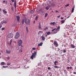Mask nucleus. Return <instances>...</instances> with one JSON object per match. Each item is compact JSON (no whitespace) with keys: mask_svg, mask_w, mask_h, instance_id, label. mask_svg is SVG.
<instances>
[{"mask_svg":"<svg viewBox=\"0 0 76 76\" xmlns=\"http://www.w3.org/2000/svg\"><path fill=\"white\" fill-rule=\"evenodd\" d=\"M1 8H0V11H1Z\"/></svg>","mask_w":76,"mask_h":76,"instance_id":"obj_60","label":"nucleus"},{"mask_svg":"<svg viewBox=\"0 0 76 76\" xmlns=\"http://www.w3.org/2000/svg\"><path fill=\"white\" fill-rule=\"evenodd\" d=\"M56 13H58V11L57 10H56Z\"/></svg>","mask_w":76,"mask_h":76,"instance_id":"obj_49","label":"nucleus"},{"mask_svg":"<svg viewBox=\"0 0 76 76\" xmlns=\"http://www.w3.org/2000/svg\"><path fill=\"white\" fill-rule=\"evenodd\" d=\"M37 19H38V17L37 16L35 18V20H37Z\"/></svg>","mask_w":76,"mask_h":76,"instance_id":"obj_31","label":"nucleus"},{"mask_svg":"<svg viewBox=\"0 0 76 76\" xmlns=\"http://www.w3.org/2000/svg\"><path fill=\"white\" fill-rule=\"evenodd\" d=\"M67 71H66V70H64V72H66Z\"/></svg>","mask_w":76,"mask_h":76,"instance_id":"obj_48","label":"nucleus"},{"mask_svg":"<svg viewBox=\"0 0 76 76\" xmlns=\"http://www.w3.org/2000/svg\"><path fill=\"white\" fill-rule=\"evenodd\" d=\"M12 39H11L10 40V45H11V44H12Z\"/></svg>","mask_w":76,"mask_h":76,"instance_id":"obj_24","label":"nucleus"},{"mask_svg":"<svg viewBox=\"0 0 76 76\" xmlns=\"http://www.w3.org/2000/svg\"><path fill=\"white\" fill-rule=\"evenodd\" d=\"M70 18V16H68V17L67 18V19H68V18Z\"/></svg>","mask_w":76,"mask_h":76,"instance_id":"obj_53","label":"nucleus"},{"mask_svg":"<svg viewBox=\"0 0 76 76\" xmlns=\"http://www.w3.org/2000/svg\"><path fill=\"white\" fill-rule=\"evenodd\" d=\"M47 16H48V13H46L45 14V18H46Z\"/></svg>","mask_w":76,"mask_h":76,"instance_id":"obj_27","label":"nucleus"},{"mask_svg":"<svg viewBox=\"0 0 76 76\" xmlns=\"http://www.w3.org/2000/svg\"><path fill=\"white\" fill-rule=\"evenodd\" d=\"M46 37H47V35H46Z\"/></svg>","mask_w":76,"mask_h":76,"instance_id":"obj_62","label":"nucleus"},{"mask_svg":"<svg viewBox=\"0 0 76 76\" xmlns=\"http://www.w3.org/2000/svg\"><path fill=\"white\" fill-rule=\"evenodd\" d=\"M21 45V47H23V46L22 45Z\"/></svg>","mask_w":76,"mask_h":76,"instance_id":"obj_58","label":"nucleus"},{"mask_svg":"<svg viewBox=\"0 0 76 76\" xmlns=\"http://www.w3.org/2000/svg\"><path fill=\"white\" fill-rule=\"evenodd\" d=\"M6 52L7 54H10L11 53V51L10 50H8L7 49L6 50Z\"/></svg>","mask_w":76,"mask_h":76,"instance_id":"obj_7","label":"nucleus"},{"mask_svg":"<svg viewBox=\"0 0 76 76\" xmlns=\"http://www.w3.org/2000/svg\"><path fill=\"white\" fill-rule=\"evenodd\" d=\"M5 29L4 28H2L1 30L2 31H3V30H4Z\"/></svg>","mask_w":76,"mask_h":76,"instance_id":"obj_33","label":"nucleus"},{"mask_svg":"<svg viewBox=\"0 0 76 76\" xmlns=\"http://www.w3.org/2000/svg\"><path fill=\"white\" fill-rule=\"evenodd\" d=\"M10 4L11 6H12V4H11V3Z\"/></svg>","mask_w":76,"mask_h":76,"instance_id":"obj_59","label":"nucleus"},{"mask_svg":"<svg viewBox=\"0 0 76 76\" xmlns=\"http://www.w3.org/2000/svg\"><path fill=\"white\" fill-rule=\"evenodd\" d=\"M18 45L20 46L22 45V40H18Z\"/></svg>","mask_w":76,"mask_h":76,"instance_id":"obj_5","label":"nucleus"},{"mask_svg":"<svg viewBox=\"0 0 76 76\" xmlns=\"http://www.w3.org/2000/svg\"><path fill=\"white\" fill-rule=\"evenodd\" d=\"M22 23H23H23H24V21H22Z\"/></svg>","mask_w":76,"mask_h":76,"instance_id":"obj_52","label":"nucleus"},{"mask_svg":"<svg viewBox=\"0 0 76 76\" xmlns=\"http://www.w3.org/2000/svg\"><path fill=\"white\" fill-rule=\"evenodd\" d=\"M48 70H50V67H48Z\"/></svg>","mask_w":76,"mask_h":76,"instance_id":"obj_45","label":"nucleus"},{"mask_svg":"<svg viewBox=\"0 0 76 76\" xmlns=\"http://www.w3.org/2000/svg\"><path fill=\"white\" fill-rule=\"evenodd\" d=\"M43 44V43L42 42H41L40 43V44H39L38 45V47H39L40 46H42V44Z\"/></svg>","mask_w":76,"mask_h":76,"instance_id":"obj_8","label":"nucleus"},{"mask_svg":"<svg viewBox=\"0 0 76 76\" xmlns=\"http://www.w3.org/2000/svg\"><path fill=\"white\" fill-rule=\"evenodd\" d=\"M25 23H26L27 24H29V22H30V20L29 19L28 20V22H26V21L25 22Z\"/></svg>","mask_w":76,"mask_h":76,"instance_id":"obj_9","label":"nucleus"},{"mask_svg":"<svg viewBox=\"0 0 76 76\" xmlns=\"http://www.w3.org/2000/svg\"><path fill=\"white\" fill-rule=\"evenodd\" d=\"M42 31H39V32L38 33V35H39L40 33H42Z\"/></svg>","mask_w":76,"mask_h":76,"instance_id":"obj_25","label":"nucleus"},{"mask_svg":"<svg viewBox=\"0 0 76 76\" xmlns=\"http://www.w3.org/2000/svg\"><path fill=\"white\" fill-rule=\"evenodd\" d=\"M50 24L51 25H54V24H55V22H51L50 23Z\"/></svg>","mask_w":76,"mask_h":76,"instance_id":"obj_19","label":"nucleus"},{"mask_svg":"<svg viewBox=\"0 0 76 76\" xmlns=\"http://www.w3.org/2000/svg\"><path fill=\"white\" fill-rule=\"evenodd\" d=\"M69 69H72V66H70L69 67Z\"/></svg>","mask_w":76,"mask_h":76,"instance_id":"obj_43","label":"nucleus"},{"mask_svg":"<svg viewBox=\"0 0 76 76\" xmlns=\"http://www.w3.org/2000/svg\"><path fill=\"white\" fill-rule=\"evenodd\" d=\"M37 52L34 51V53H32V55L31 57V58L32 60H33V59H34V57L37 56Z\"/></svg>","mask_w":76,"mask_h":76,"instance_id":"obj_1","label":"nucleus"},{"mask_svg":"<svg viewBox=\"0 0 76 76\" xmlns=\"http://www.w3.org/2000/svg\"><path fill=\"white\" fill-rule=\"evenodd\" d=\"M1 54V53L0 52V55Z\"/></svg>","mask_w":76,"mask_h":76,"instance_id":"obj_64","label":"nucleus"},{"mask_svg":"<svg viewBox=\"0 0 76 76\" xmlns=\"http://www.w3.org/2000/svg\"><path fill=\"white\" fill-rule=\"evenodd\" d=\"M56 28H55L54 29H53V30H52V31H55V30H56Z\"/></svg>","mask_w":76,"mask_h":76,"instance_id":"obj_36","label":"nucleus"},{"mask_svg":"<svg viewBox=\"0 0 76 76\" xmlns=\"http://www.w3.org/2000/svg\"><path fill=\"white\" fill-rule=\"evenodd\" d=\"M56 63H58V61H55L54 63V64L55 65H56V66H57V64Z\"/></svg>","mask_w":76,"mask_h":76,"instance_id":"obj_18","label":"nucleus"},{"mask_svg":"<svg viewBox=\"0 0 76 76\" xmlns=\"http://www.w3.org/2000/svg\"><path fill=\"white\" fill-rule=\"evenodd\" d=\"M63 53H66V50H64L63 51Z\"/></svg>","mask_w":76,"mask_h":76,"instance_id":"obj_38","label":"nucleus"},{"mask_svg":"<svg viewBox=\"0 0 76 76\" xmlns=\"http://www.w3.org/2000/svg\"><path fill=\"white\" fill-rule=\"evenodd\" d=\"M11 1H12V3H13L14 2V6H15V8H16V1L14 0H11Z\"/></svg>","mask_w":76,"mask_h":76,"instance_id":"obj_3","label":"nucleus"},{"mask_svg":"<svg viewBox=\"0 0 76 76\" xmlns=\"http://www.w3.org/2000/svg\"><path fill=\"white\" fill-rule=\"evenodd\" d=\"M58 50L57 51H60V48H58Z\"/></svg>","mask_w":76,"mask_h":76,"instance_id":"obj_35","label":"nucleus"},{"mask_svg":"<svg viewBox=\"0 0 76 76\" xmlns=\"http://www.w3.org/2000/svg\"><path fill=\"white\" fill-rule=\"evenodd\" d=\"M60 16H61V15H59V16H58L57 17L58 18H60Z\"/></svg>","mask_w":76,"mask_h":76,"instance_id":"obj_41","label":"nucleus"},{"mask_svg":"<svg viewBox=\"0 0 76 76\" xmlns=\"http://www.w3.org/2000/svg\"><path fill=\"white\" fill-rule=\"evenodd\" d=\"M74 8H72V12H74Z\"/></svg>","mask_w":76,"mask_h":76,"instance_id":"obj_32","label":"nucleus"},{"mask_svg":"<svg viewBox=\"0 0 76 76\" xmlns=\"http://www.w3.org/2000/svg\"><path fill=\"white\" fill-rule=\"evenodd\" d=\"M2 27V25H0V28H1Z\"/></svg>","mask_w":76,"mask_h":76,"instance_id":"obj_44","label":"nucleus"},{"mask_svg":"<svg viewBox=\"0 0 76 76\" xmlns=\"http://www.w3.org/2000/svg\"><path fill=\"white\" fill-rule=\"evenodd\" d=\"M54 67H55V68H60V67H58L56 66H54Z\"/></svg>","mask_w":76,"mask_h":76,"instance_id":"obj_20","label":"nucleus"},{"mask_svg":"<svg viewBox=\"0 0 76 76\" xmlns=\"http://www.w3.org/2000/svg\"><path fill=\"white\" fill-rule=\"evenodd\" d=\"M21 53H22V49H21Z\"/></svg>","mask_w":76,"mask_h":76,"instance_id":"obj_55","label":"nucleus"},{"mask_svg":"<svg viewBox=\"0 0 76 76\" xmlns=\"http://www.w3.org/2000/svg\"><path fill=\"white\" fill-rule=\"evenodd\" d=\"M7 37L8 38H12L13 37V34H9L7 35Z\"/></svg>","mask_w":76,"mask_h":76,"instance_id":"obj_2","label":"nucleus"},{"mask_svg":"<svg viewBox=\"0 0 76 76\" xmlns=\"http://www.w3.org/2000/svg\"><path fill=\"white\" fill-rule=\"evenodd\" d=\"M53 44L54 45H56V47H57L58 46V44L57 42L56 41L54 42Z\"/></svg>","mask_w":76,"mask_h":76,"instance_id":"obj_6","label":"nucleus"},{"mask_svg":"<svg viewBox=\"0 0 76 76\" xmlns=\"http://www.w3.org/2000/svg\"><path fill=\"white\" fill-rule=\"evenodd\" d=\"M3 23H7V22L5 21V20H4L3 21Z\"/></svg>","mask_w":76,"mask_h":76,"instance_id":"obj_21","label":"nucleus"},{"mask_svg":"<svg viewBox=\"0 0 76 76\" xmlns=\"http://www.w3.org/2000/svg\"><path fill=\"white\" fill-rule=\"evenodd\" d=\"M64 46L65 47H66V45H64Z\"/></svg>","mask_w":76,"mask_h":76,"instance_id":"obj_54","label":"nucleus"},{"mask_svg":"<svg viewBox=\"0 0 76 76\" xmlns=\"http://www.w3.org/2000/svg\"><path fill=\"white\" fill-rule=\"evenodd\" d=\"M6 4H7V1H6Z\"/></svg>","mask_w":76,"mask_h":76,"instance_id":"obj_57","label":"nucleus"},{"mask_svg":"<svg viewBox=\"0 0 76 76\" xmlns=\"http://www.w3.org/2000/svg\"><path fill=\"white\" fill-rule=\"evenodd\" d=\"M60 26H59L56 29V31H58V30H59L60 29Z\"/></svg>","mask_w":76,"mask_h":76,"instance_id":"obj_16","label":"nucleus"},{"mask_svg":"<svg viewBox=\"0 0 76 76\" xmlns=\"http://www.w3.org/2000/svg\"><path fill=\"white\" fill-rule=\"evenodd\" d=\"M63 51L62 50H60V51H59V52L60 54H61L62 53V52L61 51Z\"/></svg>","mask_w":76,"mask_h":76,"instance_id":"obj_29","label":"nucleus"},{"mask_svg":"<svg viewBox=\"0 0 76 76\" xmlns=\"http://www.w3.org/2000/svg\"><path fill=\"white\" fill-rule=\"evenodd\" d=\"M61 19H62V20L63 19V18L61 17Z\"/></svg>","mask_w":76,"mask_h":76,"instance_id":"obj_51","label":"nucleus"},{"mask_svg":"<svg viewBox=\"0 0 76 76\" xmlns=\"http://www.w3.org/2000/svg\"><path fill=\"white\" fill-rule=\"evenodd\" d=\"M66 20V19L64 20H61V23H64V21H65V20Z\"/></svg>","mask_w":76,"mask_h":76,"instance_id":"obj_14","label":"nucleus"},{"mask_svg":"<svg viewBox=\"0 0 76 76\" xmlns=\"http://www.w3.org/2000/svg\"><path fill=\"white\" fill-rule=\"evenodd\" d=\"M71 47H72L73 48H75V45H74L73 44H71Z\"/></svg>","mask_w":76,"mask_h":76,"instance_id":"obj_15","label":"nucleus"},{"mask_svg":"<svg viewBox=\"0 0 76 76\" xmlns=\"http://www.w3.org/2000/svg\"><path fill=\"white\" fill-rule=\"evenodd\" d=\"M16 18L17 19V20L18 22L19 20V19H20V17H19V16H16Z\"/></svg>","mask_w":76,"mask_h":76,"instance_id":"obj_10","label":"nucleus"},{"mask_svg":"<svg viewBox=\"0 0 76 76\" xmlns=\"http://www.w3.org/2000/svg\"><path fill=\"white\" fill-rule=\"evenodd\" d=\"M35 12V11L34 10H32L31 11L30 13H34V12Z\"/></svg>","mask_w":76,"mask_h":76,"instance_id":"obj_17","label":"nucleus"},{"mask_svg":"<svg viewBox=\"0 0 76 76\" xmlns=\"http://www.w3.org/2000/svg\"><path fill=\"white\" fill-rule=\"evenodd\" d=\"M19 35H20L19 34V33H17L15 36L16 39H18V38L19 37Z\"/></svg>","mask_w":76,"mask_h":76,"instance_id":"obj_4","label":"nucleus"},{"mask_svg":"<svg viewBox=\"0 0 76 76\" xmlns=\"http://www.w3.org/2000/svg\"><path fill=\"white\" fill-rule=\"evenodd\" d=\"M10 58H9V57H8V60H9Z\"/></svg>","mask_w":76,"mask_h":76,"instance_id":"obj_56","label":"nucleus"},{"mask_svg":"<svg viewBox=\"0 0 76 76\" xmlns=\"http://www.w3.org/2000/svg\"><path fill=\"white\" fill-rule=\"evenodd\" d=\"M50 31H48L47 34L48 35H50Z\"/></svg>","mask_w":76,"mask_h":76,"instance_id":"obj_23","label":"nucleus"},{"mask_svg":"<svg viewBox=\"0 0 76 76\" xmlns=\"http://www.w3.org/2000/svg\"><path fill=\"white\" fill-rule=\"evenodd\" d=\"M26 29L27 32H28V28H27V27H26Z\"/></svg>","mask_w":76,"mask_h":76,"instance_id":"obj_42","label":"nucleus"},{"mask_svg":"<svg viewBox=\"0 0 76 76\" xmlns=\"http://www.w3.org/2000/svg\"><path fill=\"white\" fill-rule=\"evenodd\" d=\"M1 37V36L0 35V38Z\"/></svg>","mask_w":76,"mask_h":76,"instance_id":"obj_63","label":"nucleus"},{"mask_svg":"<svg viewBox=\"0 0 76 76\" xmlns=\"http://www.w3.org/2000/svg\"><path fill=\"white\" fill-rule=\"evenodd\" d=\"M3 13H5V14H6V13H7V11L5 10H3Z\"/></svg>","mask_w":76,"mask_h":76,"instance_id":"obj_13","label":"nucleus"},{"mask_svg":"<svg viewBox=\"0 0 76 76\" xmlns=\"http://www.w3.org/2000/svg\"><path fill=\"white\" fill-rule=\"evenodd\" d=\"M47 29H48V27H46L44 29V30H46Z\"/></svg>","mask_w":76,"mask_h":76,"instance_id":"obj_34","label":"nucleus"},{"mask_svg":"<svg viewBox=\"0 0 76 76\" xmlns=\"http://www.w3.org/2000/svg\"><path fill=\"white\" fill-rule=\"evenodd\" d=\"M45 9L46 10H48V9H49V8L48 7H46Z\"/></svg>","mask_w":76,"mask_h":76,"instance_id":"obj_30","label":"nucleus"},{"mask_svg":"<svg viewBox=\"0 0 76 76\" xmlns=\"http://www.w3.org/2000/svg\"><path fill=\"white\" fill-rule=\"evenodd\" d=\"M73 74H76V72H73Z\"/></svg>","mask_w":76,"mask_h":76,"instance_id":"obj_50","label":"nucleus"},{"mask_svg":"<svg viewBox=\"0 0 76 76\" xmlns=\"http://www.w3.org/2000/svg\"><path fill=\"white\" fill-rule=\"evenodd\" d=\"M39 28L41 29V23H39Z\"/></svg>","mask_w":76,"mask_h":76,"instance_id":"obj_22","label":"nucleus"},{"mask_svg":"<svg viewBox=\"0 0 76 76\" xmlns=\"http://www.w3.org/2000/svg\"><path fill=\"white\" fill-rule=\"evenodd\" d=\"M33 50H35L36 49V48H32Z\"/></svg>","mask_w":76,"mask_h":76,"instance_id":"obj_39","label":"nucleus"},{"mask_svg":"<svg viewBox=\"0 0 76 76\" xmlns=\"http://www.w3.org/2000/svg\"><path fill=\"white\" fill-rule=\"evenodd\" d=\"M5 64V63L4 62H2L1 63V66H4V65Z\"/></svg>","mask_w":76,"mask_h":76,"instance_id":"obj_11","label":"nucleus"},{"mask_svg":"<svg viewBox=\"0 0 76 76\" xmlns=\"http://www.w3.org/2000/svg\"><path fill=\"white\" fill-rule=\"evenodd\" d=\"M42 6H44V3H43L42 5Z\"/></svg>","mask_w":76,"mask_h":76,"instance_id":"obj_46","label":"nucleus"},{"mask_svg":"<svg viewBox=\"0 0 76 76\" xmlns=\"http://www.w3.org/2000/svg\"><path fill=\"white\" fill-rule=\"evenodd\" d=\"M67 69H70L69 66H68L67 67Z\"/></svg>","mask_w":76,"mask_h":76,"instance_id":"obj_47","label":"nucleus"},{"mask_svg":"<svg viewBox=\"0 0 76 76\" xmlns=\"http://www.w3.org/2000/svg\"><path fill=\"white\" fill-rule=\"evenodd\" d=\"M7 64V66H10V65L11 64L10 63H8Z\"/></svg>","mask_w":76,"mask_h":76,"instance_id":"obj_28","label":"nucleus"},{"mask_svg":"<svg viewBox=\"0 0 76 76\" xmlns=\"http://www.w3.org/2000/svg\"><path fill=\"white\" fill-rule=\"evenodd\" d=\"M41 38L43 41H44V40H45V38L43 36L41 37Z\"/></svg>","mask_w":76,"mask_h":76,"instance_id":"obj_12","label":"nucleus"},{"mask_svg":"<svg viewBox=\"0 0 76 76\" xmlns=\"http://www.w3.org/2000/svg\"><path fill=\"white\" fill-rule=\"evenodd\" d=\"M3 68H7V67H8V66H3Z\"/></svg>","mask_w":76,"mask_h":76,"instance_id":"obj_26","label":"nucleus"},{"mask_svg":"<svg viewBox=\"0 0 76 76\" xmlns=\"http://www.w3.org/2000/svg\"><path fill=\"white\" fill-rule=\"evenodd\" d=\"M6 2V1L5 0H4L3 1V3H5V2Z\"/></svg>","mask_w":76,"mask_h":76,"instance_id":"obj_40","label":"nucleus"},{"mask_svg":"<svg viewBox=\"0 0 76 76\" xmlns=\"http://www.w3.org/2000/svg\"><path fill=\"white\" fill-rule=\"evenodd\" d=\"M69 6V4H67L65 5L66 7H67V6Z\"/></svg>","mask_w":76,"mask_h":76,"instance_id":"obj_37","label":"nucleus"},{"mask_svg":"<svg viewBox=\"0 0 76 76\" xmlns=\"http://www.w3.org/2000/svg\"><path fill=\"white\" fill-rule=\"evenodd\" d=\"M34 23H35V21H34Z\"/></svg>","mask_w":76,"mask_h":76,"instance_id":"obj_61","label":"nucleus"}]
</instances>
